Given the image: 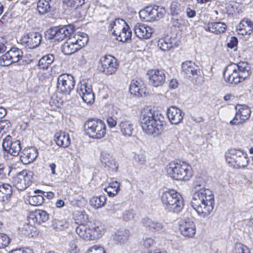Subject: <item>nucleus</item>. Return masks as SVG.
<instances>
[{
  "instance_id": "f03ea898",
  "label": "nucleus",
  "mask_w": 253,
  "mask_h": 253,
  "mask_svg": "<svg viewBox=\"0 0 253 253\" xmlns=\"http://www.w3.org/2000/svg\"><path fill=\"white\" fill-rule=\"evenodd\" d=\"M191 205L199 216L208 217L213 211L214 205L213 194L208 189L195 191L192 196Z\"/></svg>"
},
{
  "instance_id": "864d4df0",
  "label": "nucleus",
  "mask_w": 253,
  "mask_h": 253,
  "mask_svg": "<svg viewBox=\"0 0 253 253\" xmlns=\"http://www.w3.org/2000/svg\"><path fill=\"white\" fill-rule=\"evenodd\" d=\"M86 253H105V251L102 246L95 245L88 248Z\"/></svg>"
},
{
  "instance_id": "79ce46f5",
  "label": "nucleus",
  "mask_w": 253,
  "mask_h": 253,
  "mask_svg": "<svg viewBox=\"0 0 253 253\" xmlns=\"http://www.w3.org/2000/svg\"><path fill=\"white\" fill-rule=\"evenodd\" d=\"M104 190L110 197H114L120 190V183L117 181L109 183L108 187L104 188Z\"/></svg>"
},
{
  "instance_id": "09e8293b",
  "label": "nucleus",
  "mask_w": 253,
  "mask_h": 253,
  "mask_svg": "<svg viewBox=\"0 0 253 253\" xmlns=\"http://www.w3.org/2000/svg\"><path fill=\"white\" fill-rule=\"evenodd\" d=\"M133 159L134 161L139 165H143L146 164V159L143 152H140L138 153H135Z\"/></svg>"
},
{
  "instance_id": "338daca9",
  "label": "nucleus",
  "mask_w": 253,
  "mask_h": 253,
  "mask_svg": "<svg viewBox=\"0 0 253 253\" xmlns=\"http://www.w3.org/2000/svg\"><path fill=\"white\" fill-rule=\"evenodd\" d=\"M224 75L225 76V74ZM235 75L236 73L229 75L227 77H224L225 82L229 84H232L233 82H234V78H235Z\"/></svg>"
},
{
  "instance_id": "39448f33",
  "label": "nucleus",
  "mask_w": 253,
  "mask_h": 253,
  "mask_svg": "<svg viewBox=\"0 0 253 253\" xmlns=\"http://www.w3.org/2000/svg\"><path fill=\"white\" fill-rule=\"evenodd\" d=\"M84 127L86 134L92 139H100L106 133V125L100 119H88L84 123Z\"/></svg>"
},
{
  "instance_id": "f3484780",
  "label": "nucleus",
  "mask_w": 253,
  "mask_h": 253,
  "mask_svg": "<svg viewBox=\"0 0 253 253\" xmlns=\"http://www.w3.org/2000/svg\"><path fill=\"white\" fill-rule=\"evenodd\" d=\"M150 20H158L162 18L165 13V9L163 7L155 5L152 7L148 6L141 11Z\"/></svg>"
},
{
  "instance_id": "a19ab883",
  "label": "nucleus",
  "mask_w": 253,
  "mask_h": 253,
  "mask_svg": "<svg viewBox=\"0 0 253 253\" xmlns=\"http://www.w3.org/2000/svg\"><path fill=\"white\" fill-rule=\"evenodd\" d=\"M90 240H94L100 238L105 233L104 228L100 226H94L90 228Z\"/></svg>"
},
{
  "instance_id": "aec40b11",
  "label": "nucleus",
  "mask_w": 253,
  "mask_h": 253,
  "mask_svg": "<svg viewBox=\"0 0 253 253\" xmlns=\"http://www.w3.org/2000/svg\"><path fill=\"white\" fill-rule=\"evenodd\" d=\"M100 159L102 166L107 170H111L114 172L117 171L118 164L109 153L106 152H102Z\"/></svg>"
},
{
  "instance_id": "680f3d73",
  "label": "nucleus",
  "mask_w": 253,
  "mask_h": 253,
  "mask_svg": "<svg viewBox=\"0 0 253 253\" xmlns=\"http://www.w3.org/2000/svg\"><path fill=\"white\" fill-rule=\"evenodd\" d=\"M107 123L109 127L110 128H113L117 125V120L113 117H109L107 119Z\"/></svg>"
},
{
  "instance_id": "4be33fe9",
  "label": "nucleus",
  "mask_w": 253,
  "mask_h": 253,
  "mask_svg": "<svg viewBox=\"0 0 253 253\" xmlns=\"http://www.w3.org/2000/svg\"><path fill=\"white\" fill-rule=\"evenodd\" d=\"M118 127L121 133L125 137L132 136L134 133L135 126L130 120L125 119L121 121L118 124Z\"/></svg>"
},
{
  "instance_id": "72a5a7b5",
  "label": "nucleus",
  "mask_w": 253,
  "mask_h": 253,
  "mask_svg": "<svg viewBox=\"0 0 253 253\" xmlns=\"http://www.w3.org/2000/svg\"><path fill=\"white\" fill-rule=\"evenodd\" d=\"M76 231L83 239L86 241L90 240V228L86 225L81 223L76 227Z\"/></svg>"
},
{
  "instance_id": "a878e982",
  "label": "nucleus",
  "mask_w": 253,
  "mask_h": 253,
  "mask_svg": "<svg viewBox=\"0 0 253 253\" xmlns=\"http://www.w3.org/2000/svg\"><path fill=\"white\" fill-rule=\"evenodd\" d=\"M12 193V186L7 183L0 185V203L3 204L4 209L7 210L5 207V204L7 205V200Z\"/></svg>"
},
{
  "instance_id": "37998d69",
  "label": "nucleus",
  "mask_w": 253,
  "mask_h": 253,
  "mask_svg": "<svg viewBox=\"0 0 253 253\" xmlns=\"http://www.w3.org/2000/svg\"><path fill=\"white\" fill-rule=\"evenodd\" d=\"M64 6L76 9L84 3V0H62Z\"/></svg>"
},
{
  "instance_id": "0e129e2a",
  "label": "nucleus",
  "mask_w": 253,
  "mask_h": 253,
  "mask_svg": "<svg viewBox=\"0 0 253 253\" xmlns=\"http://www.w3.org/2000/svg\"><path fill=\"white\" fill-rule=\"evenodd\" d=\"M236 3H235L234 4L232 5L231 4H228L226 8L227 9V12H228V14H233L234 13H236Z\"/></svg>"
},
{
  "instance_id": "20e7f679",
  "label": "nucleus",
  "mask_w": 253,
  "mask_h": 253,
  "mask_svg": "<svg viewBox=\"0 0 253 253\" xmlns=\"http://www.w3.org/2000/svg\"><path fill=\"white\" fill-rule=\"evenodd\" d=\"M167 174L173 179L187 181L193 175L191 166L184 162H170L167 167Z\"/></svg>"
},
{
  "instance_id": "ddd939ff",
  "label": "nucleus",
  "mask_w": 253,
  "mask_h": 253,
  "mask_svg": "<svg viewBox=\"0 0 253 253\" xmlns=\"http://www.w3.org/2000/svg\"><path fill=\"white\" fill-rule=\"evenodd\" d=\"M3 150L12 156H17L21 150L20 141L18 140H12L11 136L7 135L3 140L2 144Z\"/></svg>"
},
{
  "instance_id": "cd10ccee",
  "label": "nucleus",
  "mask_w": 253,
  "mask_h": 253,
  "mask_svg": "<svg viewBox=\"0 0 253 253\" xmlns=\"http://www.w3.org/2000/svg\"><path fill=\"white\" fill-rule=\"evenodd\" d=\"M204 28L207 31H210L215 34H219L225 32L226 25L224 23L216 22L209 23Z\"/></svg>"
},
{
  "instance_id": "58836bf2",
  "label": "nucleus",
  "mask_w": 253,
  "mask_h": 253,
  "mask_svg": "<svg viewBox=\"0 0 253 253\" xmlns=\"http://www.w3.org/2000/svg\"><path fill=\"white\" fill-rule=\"evenodd\" d=\"M106 197L104 195L93 197L90 200V204L95 209L102 208L105 205Z\"/></svg>"
},
{
  "instance_id": "1a4fd4ad",
  "label": "nucleus",
  "mask_w": 253,
  "mask_h": 253,
  "mask_svg": "<svg viewBox=\"0 0 253 253\" xmlns=\"http://www.w3.org/2000/svg\"><path fill=\"white\" fill-rule=\"evenodd\" d=\"M74 31L72 25H68L62 27H54L51 28L50 35L51 38L55 40L61 41L67 37H71Z\"/></svg>"
},
{
  "instance_id": "603ef678",
  "label": "nucleus",
  "mask_w": 253,
  "mask_h": 253,
  "mask_svg": "<svg viewBox=\"0 0 253 253\" xmlns=\"http://www.w3.org/2000/svg\"><path fill=\"white\" fill-rule=\"evenodd\" d=\"M117 59L111 55H105L100 58L99 62L100 63H117Z\"/></svg>"
},
{
  "instance_id": "052dcab7",
  "label": "nucleus",
  "mask_w": 253,
  "mask_h": 253,
  "mask_svg": "<svg viewBox=\"0 0 253 253\" xmlns=\"http://www.w3.org/2000/svg\"><path fill=\"white\" fill-rule=\"evenodd\" d=\"M238 43V40L235 37H232L230 38V41L227 43V46L231 49L235 47Z\"/></svg>"
},
{
  "instance_id": "5fc2aeb1",
  "label": "nucleus",
  "mask_w": 253,
  "mask_h": 253,
  "mask_svg": "<svg viewBox=\"0 0 253 253\" xmlns=\"http://www.w3.org/2000/svg\"><path fill=\"white\" fill-rule=\"evenodd\" d=\"M9 238L5 234L0 233V249H2L7 246L9 243Z\"/></svg>"
},
{
  "instance_id": "6ab92c4d",
  "label": "nucleus",
  "mask_w": 253,
  "mask_h": 253,
  "mask_svg": "<svg viewBox=\"0 0 253 253\" xmlns=\"http://www.w3.org/2000/svg\"><path fill=\"white\" fill-rule=\"evenodd\" d=\"M182 69L188 78H192V82L195 84L200 83L199 79L202 78L198 66L196 64H182Z\"/></svg>"
},
{
  "instance_id": "bb28decb",
  "label": "nucleus",
  "mask_w": 253,
  "mask_h": 253,
  "mask_svg": "<svg viewBox=\"0 0 253 253\" xmlns=\"http://www.w3.org/2000/svg\"><path fill=\"white\" fill-rule=\"evenodd\" d=\"M129 91L131 94L137 97L145 96L146 88L143 84H140L138 81L133 80L129 86Z\"/></svg>"
},
{
  "instance_id": "2f4dec72",
  "label": "nucleus",
  "mask_w": 253,
  "mask_h": 253,
  "mask_svg": "<svg viewBox=\"0 0 253 253\" xmlns=\"http://www.w3.org/2000/svg\"><path fill=\"white\" fill-rule=\"evenodd\" d=\"M238 28L240 34L249 35L253 29V22L249 19H244L239 23Z\"/></svg>"
},
{
  "instance_id": "b1692460",
  "label": "nucleus",
  "mask_w": 253,
  "mask_h": 253,
  "mask_svg": "<svg viewBox=\"0 0 253 253\" xmlns=\"http://www.w3.org/2000/svg\"><path fill=\"white\" fill-rule=\"evenodd\" d=\"M135 34L140 39L150 38L153 33L152 28L145 24L137 23L134 28Z\"/></svg>"
},
{
  "instance_id": "dca6fc26",
  "label": "nucleus",
  "mask_w": 253,
  "mask_h": 253,
  "mask_svg": "<svg viewBox=\"0 0 253 253\" xmlns=\"http://www.w3.org/2000/svg\"><path fill=\"white\" fill-rule=\"evenodd\" d=\"M149 83L154 87L161 86L165 81V75L162 70L150 69L147 71Z\"/></svg>"
},
{
  "instance_id": "393cba45",
  "label": "nucleus",
  "mask_w": 253,
  "mask_h": 253,
  "mask_svg": "<svg viewBox=\"0 0 253 253\" xmlns=\"http://www.w3.org/2000/svg\"><path fill=\"white\" fill-rule=\"evenodd\" d=\"M54 140L58 146L63 148L68 147L71 144L69 134L62 131H59L55 133Z\"/></svg>"
},
{
  "instance_id": "13d9d810",
  "label": "nucleus",
  "mask_w": 253,
  "mask_h": 253,
  "mask_svg": "<svg viewBox=\"0 0 253 253\" xmlns=\"http://www.w3.org/2000/svg\"><path fill=\"white\" fill-rule=\"evenodd\" d=\"M155 243L153 239L151 237H146L144 239L143 246L145 248L149 249L152 247Z\"/></svg>"
},
{
  "instance_id": "ea45409f",
  "label": "nucleus",
  "mask_w": 253,
  "mask_h": 253,
  "mask_svg": "<svg viewBox=\"0 0 253 253\" xmlns=\"http://www.w3.org/2000/svg\"><path fill=\"white\" fill-rule=\"evenodd\" d=\"M249 160L247 153L243 151L241 154L237 157L235 161L236 165H234L233 168L235 169L244 168L248 165Z\"/></svg>"
},
{
  "instance_id": "6e6d98bb",
  "label": "nucleus",
  "mask_w": 253,
  "mask_h": 253,
  "mask_svg": "<svg viewBox=\"0 0 253 253\" xmlns=\"http://www.w3.org/2000/svg\"><path fill=\"white\" fill-rule=\"evenodd\" d=\"M235 253H250L248 247L242 244L236 245L235 247Z\"/></svg>"
},
{
  "instance_id": "473e14b6",
  "label": "nucleus",
  "mask_w": 253,
  "mask_h": 253,
  "mask_svg": "<svg viewBox=\"0 0 253 253\" xmlns=\"http://www.w3.org/2000/svg\"><path fill=\"white\" fill-rule=\"evenodd\" d=\"M126 26V22L123 19L118 18L112 21L109 24V30L112 32L113 36L120 34L121 30Z\"/></svg>"
},
{
  "instance_id": "412c9836",
  "label": "nucleus",
  "mask_w": 253,
  "mask_h": 253,
  "mask_svg": "<svg viewBox=\"0 0 253 253\" xmlns=\"http://www.w3.org/2000/svg\"><path fill=\"white\" fill-rule=\"evenodd\" d=\"M38 156V151L35 147L24 149L20 155V160L24 165L33 162Z\"/></svg>"
},
{
  "instance_id": "8fccbe9b",
  "label": "nucleus",
  "mask_w": 253,
  "mask_h": 253,
  "mask_svg": "<svg viewBox=\"0 0 253 253\" xmlns=\"http://www.w3.org/2000/svg\"><path fill=\"white\" fill-rule=\"evenodd\" d=\"M10 172V168L3 164H0V179L6 177L7 174Z\"/></svg>"
},
{
  "instance_id": "c9c22d12",
  "label": "nucleus",
  "mask_w": 253,
  "mask_h": 253,
  "mask_svg": "<svg viewBox=\"0 0 253 253\" xmlns=\"http://www.w3.org/2000/svg\"><path fill=\"white\" fill-rule=\"evenodd\" d=\"M119 64H98L97 70L106 75L114 73L118 68Z\"/></svg>"
},
{
  "instance_id": "4c0bfd02",
  "label": "nucleus",
  "mask_w": 253,
  "mask_h": 253,
  "mask_svg": "<svg viewBox=\"0 0 253 253\" xmlns=\"http://www.w3.org/2000/svg\"><path fill=\"white\" fill-rule=\"evenodd\" d=\"M157 45L162 51H167L173 47L172 40L169 37L160 39L158 42Z\"/></svg>"
},
{
  "instance_id": "7ed1b4c3",
  "label": "nucleus",
  "mask_w": 253,
  "mask_h": 253,
  "mask_svg": "<svg viewBox=\"0 0 253 253\" xmlns=\"http://www.w3.org/2000/svg\"><path fill=\"white\" fill-rule=\"evenodd\" d=\"M161 200L164 208L169 212L179 213L184 207L181 195L173 189L164 191L161 194Z\"/></svg>"
},
{
  "instance_id": "f257e3e1",
  "label": "nucleus",
  "mask_w": 253,
  "mask_h": 253,
  "mask_svg": "<svg viewBox=\"0 0 253 253\" xmlns=\"http://www.w3.org/2000/svg\"><path fill=\"white\" fill-rule=\"evenodd\" d=\"M164 117L150 107L144 108L141 113L140 123L143 131L154 137L161 135L165 130Z\"/></svg>"
},
{
  "instance_id": "3c124183",
  "label": "nucleus",
  "mask_w": 253,
  "mask_h": 253,
  "mask_svg": "<svg viewBox=\"0 0 253 253\" xmlns=\"http://www.w3.org/2000/svg\"><path fill=\"white\" fill-rule=\"evenodd\" d=\"M54 61H56L54 56L52 54H48L42 56L38 63H52Z\"/></svg>"
},
{
  "instance_id": "c85d7f7f",
  "label": "nucleus",
  "mask_w": 253,
  "mask_h": 253,
  "mask_svg": "<svg viewBox=\"0 0 253 253\" xmlns=\"http://www.w3.org/2000/svg\"><path fill=\"white\" fill-rule=\"evenodd\" d=\"M243 151L237 149H230L225 153V160L229 166L233 167L236 165V160L237 157L241 154Z\"/></svg>"
},
{
  "instance_id": "4d7b16f0",
  "label": "nucleus",
  "mask_w": 253,
  "mask_h": 253,
  "mask_svg": "<svg viewBox=\"0 0 253 253\" xmlns=\"http://www.w3.org/2000/svg\"><path fill=\"white\" fill-rule=\"evenodd\" d=\"M134 213L132 210H126L123 213V218L126 221L132 220L134 217Z\"/></svg>"
},
{
  "instance_id": "e2e57ef3",
  "label": "nucleus",
  "mask_w": 253,
  "mask_h": 253,
  "mask_svg": "<svg viewBox=\"0 0 253 253\" xmlns=\"http://www.w3.org/2000/svg\"><path fill=\"white\" fill-rule=\"evenodd\" d=\"M9 253H34L32 250L29 249H16L12 250Z\"/></svg>"
},
{
  "instance_id": "f8f14e48",
  "label": "nucleus",
  "mask_w": 253,
  "mask_h": 253,
  "mask_svg": "<svg viewBox=\"0 0 253 253\" xmlns=\"http://www.w3.org/2000/svg\"><path fill=\"white\" fill-rule=\"evenodd\" d=\"M142 223L147 230L153 233L163 234L167 231L166 224L162 221L145 217L143 219Z\"/></svg>"
},
{
  "instance_id": "de8ad7c7",
  "label": "nucleus",
  "mask_w": 253,
  "mask_h": 253,
  "mask_svg": "<svg viewBox=\"0 0 253 253\" xmlns=\"http://www.w3.org/2000/svg\"><path fill=\"white\" fill-rule=\"evenodd\" d=\"M35 227L30 223H25L21 229V233L27 237H33V232Z\"/></svg>"
},
{
  "instance_id": "5701e85b",
  "label": "nucleus",
  "mask_w": 253,
  "mask_h": 253,
  "mask_svg": "<svg viewBox=\"0 0 253 253\" xmlns=\"http://www.w3.org/2000/svg\"><path fill=\"white\" fill-rule=\"evenodd\" d=\"M167 113L168 118L171 124L177 125L183 120L184 114L180 109L175 106L169 107Z\"/></svg>"
},
{
  "instance_id": "bf43d9fd",
  "label": "nucleus",
  "mask_w": 253,
  "mask_h": 253,
  "mask_svg": "<svg viewBox=\"0 0 253 253\" xmlns=\"http://www.w3.org/2000/svg\"><path fill=\"white\" fill-rule=\"evenodd\" d=\"M170 10L172 15H177L179 11V4L176 2H172L170 5Z\"/></svg>"
},
{
  "instance_id": "c756f323",
  "label": "nucleus",
  "mask_w": 253,
  "mask_h": 253,
  "mask_svg": "<svg viewBox=\"0 0 253 253\" xmlns=\"http://www.w3.org/2000/svg\"><path fill=\"white\" fill-rule=\"evenodd\" d=\"M44 192L40 190H36L34 191V194L30 195L28 198L29 204L34 206L42 205L44 201L43 197Z\"/></svg>"
},
{
  "instance_id": "9b49d317",
  "label": "nucleus",
  "mask_w": 253,
  "mask_h": 253,
  "mask_svg": "<svg viewBox=\"0 0 253 253\" xmlns=\"http://www.w3.org/2000/svg\"><path fill=\"white\" fill-rule=\"evenodd\" d=\"M75 84L73 76L63 74L58 78L57 87L62 92L69 94L73 89Z\"/></svg>"
},
{
  "instance_id": "6e6552de",
  "label": "nucleus",
  "mask_w": 253,
  "mask_h": 253,
  "mask_svg": "<svg viewBox=\"0 0 253 253\" xmlns=\"http://www.w3.org/2000/svg\"><path fill=\"white\" fill-rule=\"evenodd\" d=\"M235 108L236 112L234 118L230 122L231 125H239L249 119L251 113L249 107L246 105L238 104Z\"/></svg>"
},
{
  "instance_id": "4468645a",
  "label": "nucleus",
  "mask_w": 253,
  "mask_h": 253,
  "mask_svg": "<svg viewBox=\"0 0 253 253\" xmlns=\"http://www.w3.org/2000/svg\"><path fill=\"white\" fill-rule=\"evenodd\" d=\"M77 92L84 102L87 104L94 102V96L92 88L88 86L84 81L81 82L78 84Z\"/></svg>"
},
{
  "instance_id": "c03bdc74",
  "label": "nucleus",
  "mask_w": 253,
  "mask_h": 253,
  "mask_svg": "<svg viewBox=\"0 0 253 253\" xmlns=\"http://www.w3.org/2000/svg\"><path fill=\"white\" fill-rule=\"evenodd\" d=\"M53 227L57 230H61L67 228L68 223L65 219H58L54 218L52 221Z\"/></svg>"
},
{
  "instance_id": "2eb2a0df",
  "label": "nucleus",
  "mask_w": 253,
  "mask_h": 253,
  "mask_svg": "<svg viewBox=\"0 0 253 253\" xmlns=\"http://www.w3.org/2000/svg\"><path fill=\"white\" fill-rule=\"evenodd\" d=\"M180 234L186 238H192L196 232L194 222L189 219L182 220L179 222Z\"/></svg>"
},
{
  "instance_id": "f704fd0d",
  "label": "nucleus",
  "mask_w": 253,
  "mask_h": 253,
  "mask_svg": "<svg viewBox=\"0 0 253 253\" xmlns=\"http://www.w3.org/2000/svg\"><path fill=\"white\" fill-rule=\"evenodd\" d=\"M129 235V230L125 228H120L116 232L114 239L118 242L124 244L128 240Z\"/></svg>"
},
{
  "instance_id": "0eeeda50",
  "label": "nucleus",
  "mask_w": 253,
  "mask_h": 253,
  "mask_svg": "<svg viewBox=\"0 0 253 253\" xmlns=\"http://www.w3.org/2000/svg\"><path fill=\"white\" fill-rule=\"evenodd\" d=\"M33 178L32 171L23 170L13 177V185L17 190H24L32 184Z\"/></svg>"
},
{
  "instance_id": "69168bd1",
  "label": "nucleus",
  "mask_w": 253,
  "mask_h": 253,
  "mask_svg": "<svg viewBox=\"0 0 253 253\" xmlns=\"http://www.w3.org/2000/svg\"><path fill=\"white\" fill-rule=\"evenodd\" d=\"M186 15L189 18H193L195 16L196 12L195 10L192 9L189 7L186 8Z\"/></svg>"
},
{
  "instance_id": "a18cd8bd",
  "label": "nucleus",
  "mask_w": 253,
  "mask_h": 253,
  "mask_svg": "<svg viewBox=\"0 0 253 253\" xmlns=\"http://www.w3.org/2000/svg\"><path fill=\"white\" fill-rule=\"evenodd\" d=\"M131 31L129 29L126 31H124V32H120V34H117L114 36L116 37L117 40L121 42H125L131 38Z\"/></svg>"
},
{
  "instance_id": "9d476101",
  "label": "nucleus",
  "mask_w": 253,
  "mask_h": 253,
  "mask_svg": "<svg viewBox=\"0 0 253 253\" xmlns=\"http://www.w3.org/2000/svg\"><path fill=\"white\" fill-rule=\"evenodd\" d=\"M42 35L39 32H31L24 35L21 38V43L29 49L38 47L41 42Z\"/></svg>"
},
{
  "instance_id": "423d86ee",
  "label": "nucleus",
  "mask_w": 253,
  "mask_h": 253,
  "mask_svg": "<svg viewBox=\"0 0 253 253\" xmlns=\"http://www.w3.org/2000/svg\"><path fill=\"white\" fill-rule=\"evenodd\" d=\"M88 41L87 35L82 33L75 34L68 39L62 47V52L66 55H71L84 47Z\"/></svg>"
},
{
  "instance_id": "774afa93",
  "label": "nucleus",
  "mask_w": 253,
  "mask_h": 253,
  "mask_svg": "<svg viewBox=\"0 0 253 253\" xmlns=\"http://www.w3.org/2000/svg\"><path fill=\"white\" fill-rule=\"evenodd\" d=\"M70 247L71 251L74 252L73 253H76V250L78 247L76 240H73L70 242Z\"/></svg>"
},
{
  "instance_id": "a211bd4d",
  "label": "nucleus",
  "mask_w": 253,
  "mask_h": 253,
  "mask_svg": "<svg viewBox=\"0 0 253 253\" xmlns=\"http://www.w3.org/2000/svg\"><path fill=\"white\" fill-rule=\"evenodd\" d=\"M22 55L23 52L21 50L16 47H12L0 57V62L9 61V63H15L20 60Z\"/></svg>"
},
{
  "instance_id": "49530a36",
  "label": "nucleus",
  "mask_w": 253,
  "mask_h": 253,
  "mask_svg": "<svg viewBox=\"0 0 253 253\" xmlns=\"http://www.w3.org/2000/svg\"><path fill=\"white\" fill-rule=\"evenodd\" d=\"M237 68L234 70H238L239 76H242V78H245L249 75V67L245 66V64H236Z\"/></svg>"
},
{
  "instance_id": "7c9ffc66",
  "label": "nucleus",
  "mask_w": 253,
  "mask_h": 253,
  "mask_svg": "<svg viewBox=\"0 0 253 253\" xmlns=\"http://www.w3.org/2000/svg\"><path fill=\"white\" fill-rule=\"evenodd\" d=\"M29 218L30 219L33 220L34 222L40 224L48 220L49 214L45 211L38 210H36L34 213L30 214Z\"/></svg>"
},
{
  "instance_id": "e433bc0d",
  "label": "nucleus",
  "mask_w": 253,
  "mask_h": 253,
  "mask_svg": "<svg viewBox=\"0 0 253 253\" xmlns=\"http://www.w3.org/2000/svg\"><path fill=\"white\" fill-rule=\"evenodd\" d=\"M51 0H39L37 2V10L40 14L43 15L50 11Z\"/></svg>"
}]
</instances>
